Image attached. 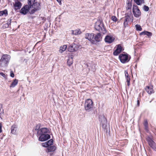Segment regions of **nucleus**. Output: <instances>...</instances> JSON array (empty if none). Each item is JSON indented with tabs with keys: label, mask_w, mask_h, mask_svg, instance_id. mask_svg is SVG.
Returning <instances> with one entry per match:
<instances>
[{
	"label": "nucleus",
	"mask_w": 156,
	"mask_h": 156,
	"mask_svg": "<svg viewBox=\"0 0 156 156\" xmlns=\"http://www.w3.org/2000/svg\"><path fill=\"white\" fill-rule=\"evenodd\" d=\"M14 75L13 73H12L10 74V76L12 77H14Z\"/></svg>",
	"instance_id": "obj_41"
},
{
	"label": "nucleus",
	"mask_w": 156,
	"mask_h": 156,
	"mask_svg": "<svg viewBox=\"0 0 156 156\" xmlns=\"http://www.w3.org/2000/svg\"><path fill=\"white\" fill-rule=\"evenodd\" d=\"M132 5V3L131 1H129L127 3L126 9V10H130V12H131V8Z\"/></svg>",
	"instance_id": "obj_21"
},
{
	"label": "nucleus",
	"mask_w": 156,
	"mask_h": 156,
	"mask_svg": "<svg viewBox=\"0 0 156 156\" xmlns=\"http://www.w3.org/2000/svg\"><path fill=\"white\" fill-rule=\"evenodd\" d=\"M115 38L111 35H107L105 38V41L108 43L110 44L113 42L115 40Z\"/></svg>",
	"instance_id": "obj_16"
},
{
	"label": "nucleus",
	"mask_w": 156,
	"mask_h": 156,
	"mask_svg": "<svg viewBox=\"0 0 156 156\" xmlns=\"http://www.w3.org/2000/svg\"><path fill=\"white\" fill-rule=\"evenodd\" d=\"M100 23L98 25V31L100 33H98V42L101 40L102 37H101V34H104L107 32V30L104 26L102 21L98 20V23Z\"/></svg>",
	"instance_id": "obj_1"
},
{
	"label": "nucleus",
	"mask_w": 156,
	"mask_h": 156,
	"mask_svg": "<svg viewBox=\"0 0 156 156\" xmlns=\"http://www.w3.org/2000/svg\"><path fill=\"white\" fill-rule=\"evenodd\" d=\"M116 49L114 51L113 54L115 56H117L124 50L122 44H119L116 46Z\"/></svg>",
	"instance_id": "obj_12"
},
{
	"label": "nucleus",
	"mask_w": 156,
	"mask_h": 156,
	"mask_svg": "<svg viewBox=\"0 0 156 156\" xmlns=\"http://www.w3.org/2000/svg\"><path fill=\"white\" fill-rule=\"evenodd\" d=\"M56 149V147L54 146H52L50 147H48L47 149L48 152L54 151Z\"/></svg>",
	"instance_id": "obj_27"
},
{
	"label": "nucleus",
	"mask_w": 156,
	"mask_h": 156,
	"mask_svg": "<svg viewBox=\"0 0 156 156\" xmlns=\"http://www.w3.org/2000/svg\"><path fill=\"white\" fill-rule=\"evenodd\" d=\"M40 127V126L37 125L36 127V129H37V134L38 135L40 136L41 134H47L49 132V130L48 129L46 128H41L40 129H38Z\"/></svg>",
	"instance_id": "obj_11"
},
{
	"label": "nucleus",
	"mask_w": 156,
	"mask_h": 156,
	"mask_svg": "<svg viewBox=\"0 0 156 156\" xmlns=\"http://www.w3.org/2000/svg\"><path fill=\"white\" fill-rule=\"evenodd\" d=\"M1 0H0V1H1Z\"/></svg>",
	"instance_id": "obj_45"
},
{
	"label": "nucleus",
	"mask_w": 156,
	"mask_h": 156,
	"mask_svg": "<svg viewBox=\"0 0 156 156\" xmlns=\"http://www.w3.org/2000/svg\"><path fill=\"white\" fill-rule=\"evenodd\" d=\"M132 10L133 14L135 17L138 18L141 16V11L137 5H133Z\"/></svg>",
	"instance_id": "obj_10"
},
{
	"label": "nucleus",
	"mask_w": 156,
	"mask_h": 156,
	"mask_svg": "<svg viewBox=\"0 0 156 156\" xmlns=\"http://www.w3.org/2000/svg\"><path fill=\"white\" fill-rule=\"evenodd\" d=\"M0 74L1 76H2L4 78H6V75L3 73H0Z\"/></svg>",
	"instance_id": "obj_37"
},
{
	"label": "nucleus",
	"mask_w": 156,
	"mask_h": 156,
	"mask_svg": "<svg viewBox=\"0 0 156 156\" xmlns=\"http://www.w3.org/2000/svg\"><path fill=\"white\" fill-rule=\"evenodd\" d=\"M35 2V0H28V4L29 5H31L33 3H34Z\"/></svg>",
	"instance_id": "obj_33"
},
{
	"label": "nucleus",
	"mask_w": 156,
	"mask_h": 156,
	"mask_svg": "<svg viewBox=\"0 0 156 156\" xmlns=\"http://www.w3.org/2000/svg\"><path fill=\"white\" fill-rule=\"evenodd\" d=\"M112 20L114 22H116L117 21V18L115 16H113L112 17Z\"/></svg>",
	"instance_id": "obj_35"
},
{
	"label": "nucleus",
	"mask_w": 156,
	"mask_h": 156,
	"mask_svg": "<svg viewBox=\"0 0 156 156\" xmlns=\"http://www.w3.org/2000/svg\"><path fill=\"white\" fill-rule=\"evenodd\" d=\"M59 3L60 5L62 4L61 1L62 0H56Z\"/></svg>",
	"instance_id": "obj_40"
},
{
	"label": "nucleus",
	"mask_w": 156,
	"mask_h": 156,
	"mask_svg": "<svg viewBox=\"0 0 156 156\" xmlns=\"http://www.w3.org/2000/svg\"><path fill=\"white\" fill-rule=\"evenodd\" d=\"M1 113H2L3 112V110H2V111L1 112Z\"/></svg>",
	"instance_id": "obj_43"
},
{
	"label": "nucleus",
	"mask_w": 156,
	"mask_h": 156,
	"mask_svg": "<svg viewBox=\"0 0 156 156\" xmlns=\"http://www.w3.org/2000/svg\"><path fill=\"white\" fill-rule=\"evenodd\" d=\"M135 27L136 30L138 31H141L142 30V29L140 25L136 24L135 25Z\"/></svg>",
	"instance_id": "obj_31"
},
{
	"label": "nucleus",
	"mask_w": 156,
	"mask_h": 156,
	"mask_svg": "<svg viewBox=\"0 0 156 156\" xmlns=\"http://www.w3.org/2000/svg\"><path fill=\"white\" fill-rule=\"evenodd\" d=\"M73 62V59L72 58H69L67 61V64L69 66H70L72 64Z\"/></svg>",
	"instance_id": "obj_30"
},
{
	"label": "nucleus",
	"mask_w": 156,
	"mask_h": 156,
	"mask_svg": "<svg viewBox=\"0 0 156 156\" xmlns=\"http://www.w3.org/2000/svg\"><path fill=\"white\" fill-rule=\"evenodd\" d=\"M144 10L146 11H147L149 10V8L148 6L144 5Z\"/></svg>",
	"instance_id": "obj_34"
},
{
	"label": "nucleus",
	"mask_w": 156,
	"mask_h": 156,
	"mask_svg": "<svg viewBox=\"0 0 156 156\" xmlns=\"http://www.w3.org/2000/svg\"><path fill=\"white\" fill-rule=\"evenodd\" d=\"M8 15V11L6 9L0 11V16H6Z\"/></svg>",
	"instance_id": "obj_26"
},
{
	"label": "nucleus",
	"mask_w": 156,
	"mask_h": 156,
	"mask_svg": "<svg viewBox=\"0 0 156 156\" xmlns=\"http://www.w3.org/2000/svg\"><path fill=\"white\" fill-rule=\"evenodd\" d=\"M79 48V46L75 43H73L70 45L68 48L69 51L70 52H74L77 51Z\"/></svg>",
	"instance_id": "obj_14"
},
{
	"label": "nucleus",
	"mask_w": 156,
	"mask_h": 156,
	"mask_svg": "<svg viewBox=\"0 0 156 156\" xmlns=\"http://www.w3.org/2000/svg\"><path fill=\"white\" fill-rule=\"evenodd\" d=\"M9 24H6V27H9Z\"/></svg>",
	"instance_id": "obj_42"
},
{
	"label": "nucleus",
	"mask_w": 156,
	"mask_h": 156,
	"mask_svg": "<svg viewBox=\"0 0 156 156\" xmlns=\"http://www.w3.org/2000/svg\"><path fill=\"white\" fill-rule=\"evenodd\" d=\"M85 37L94 44H96L98 42V35H95L93 33H87L85 34Z\"/></svg>",
	"instance_id": "obj_5"
},
{
	"label": "nucleus",
	"mask_w": 156,
	"mask_h": 156,
	"mask_svg": "<svg viewBox=\"0 0 156 156\" xmlns=\"http://www.w3.org/2000/svg\"><path fill=\"white\" fill-rule=\"evenodd\" d=\"M39 138L40 141H43L47 140L50 138V135L48 134H41Z\"/></svg>",
	"instance_id": "obj_17"
},
{
	"label": "nucleus",
	"mask_w": 156,
	"mask_h": 156,
	"mask_svg": "<svg viewBox=\"0 0 156 156\" xmlns=\"http://www.w3.org/2000/svg\"><path fill=\"white\" fill-rule=\"evenodd\" d=\"M119 58L120 62L122 63L128 62L129 60V59L128 58V55L127 54H120Z\"/></svg>",
	"instance_id": "obj_9"
},
{
	"label": "nucleus",
	"mask_w": 156,
	"mask_h": 156,
	"mask_svg": "<svg viewBox=\"0 0 156 156\" xmlns=\"http://www.w3.org/2000/svg\"><path fill=\"white\" fill-rule=\"evenodd\" d=\"M139 106H140V100H138V99L137 101V107H139Z\"/></svg>",
	"instance_id": "obj_39"
},
{
	"label": "nucleus",
	"mask_w": 156,
	"mask_h": 156,
	"mask_svg": "<svg viewBox=\"0 0 156 156\" xmlns=\"http://www.w3.org/2000/svg\"><path fill=\"white\" fill-rule=\"evenodd\" d=\"M20 13L23 15L27 14L28 12L30 13V9L29 5H26L23 6L20 10Z\"/></svg>",
	"instance_id": "obj_13"
},
{
	"label": "nucleus",
	"mask_w": 156,
	"mask_h": 156,
	"mask_svg": "<svg viewBox=\"0 0 156 156\" xmlns=\"http://www.w3.org/2000/svg\"><path fill=\"white\" fill-rule=\"evenodd\" d=\"M81 33V31L80 30H76L73 31L72 34L75 35L80 34Z\"/></svg>",
	"instance_id": "obj_29"
},
{
	"label": "nucleus",
	"mask_w": 156,
	"mask_h": 156,
	"mask_svg": "<svg viewBox=\"0 0 156 156\" xmlns=\"http://www.w3.org/2000/svg\"><path fill=\"white\" fill-rule=\"evenodd\" d=\"M144 129L147 133L149 132V129L148 126V122L147 119H145L144 120Z\"/></svg>",
	"instance_id": "obj_22"
},
{
	"label": "nucleus",
	"mask_w": 156,
	"mask_h": 156,
	"mask_svg": "<svg viewBox=\"0 0 156 156\" xmlns=\"http://www.w3.org/2000/svg\"><path fill=\"white\" fill-rule=\"evenodd\" d=\"M67 48V46L66 45H64L61 46L59 48V52L61 53H62L66 50Z\"/></svg>",
	"instance_id": "obj_23"
},
{
	"label": "nucleus",
	"mask_w": 156,
	"mask_h": 156,
	"mask_svg": "<svg viewBox=\"0 0 156 156\" xmlns=\"http://www.w3.org/2000/svg\"><path fill=\"white\" fill-rule=\"evenodd\" d=\"M124 73L126 79L127 83V85L128 86H129L130 85V76L128 73L127 70H125Z\"/></svg>",
	"instance_id": "obj_19"
},
{
	"label": "nucleus",
	"mask_w": 156,
	"mask_h": 156,
	"mask_svg": "<svg viewBox=\"0 0 156 156\" xmlns=\"http://www.w3.org/2000/svg\"><path fill=\"white\" fill-rule=\"evenodd\" d=\"M152 136H148L146 138V140L147 142L150 146L155 151H156V144L153 140Z\"/></svg>",
	"instance_id": "obj_8"
},
{
	"label": "nucleus",
	"mask_w": 156,
	"mask_h": 156,
	"mask_svg": "<svg viewBox=\"0 0 156 156\" xmlns=\"http://www.w3.org/2000/svg\"><path fill=\"white\" fill-rule=\"evenodd\" d=\"M29 5L30 6L31 14L34 13L36 11L38 10L41 9L40 4L38 2H34L31 5Z\"/></svg>",
	"instance_id": "obj_7"
},
{
	"label": "nucleus",
	"mask_w": 156,
	"mask_h": 156,
	"mask_svg": "<svg viewBox=\"0 0 156 156\" xmlns=\"http://www.w3.org/2000/svg\"><path fill=\"white\" fill-rule=\"evenodd\" d=\"M17 126L16 125H12L11 127V133L13 134L16 135L17 133Z\"/></svg>",
	"instance_id": "obj_20"
},
{
	"label": "nucleus",
	"mask_w": 156,
	"mask_h": 156,
	"mask_svg": "<svg viewBox=\"0 0 156 156\" xmlns=\"http://www.w3.org/2000/svg\"><path fill=\"white\" fill-rule=\"evenodd\" d=\"M124 19L123 25L125 28L128 26L129 23L132 22L133 20V17L131 12L126 13Z\"/></svg>",
	"instance_id": "obj_4"
},
{
	"label": "nucleus",
	"mask_w": 156,
	"mask_h": 156,
	"mask_svg": "<svg viewBox=\"0 0 156 156\" xmlns=\"http://www.w3.org/2000/svg\"><path fill=\"white\" fill-rule=\"evenodd\" d=\"M94 104L92 101L90 99H87L85 102L84 108L87 111L90 112L93 108Z\"/></svg>",
	"instance_id": "obj_6"
},
{
	"label": "nucleus",
	"mask_w": 156,
	"mask_h": 156,
	"mask_svg": "<svg viewBox=\"0 0 156 156\" xmlns=\"http://www.w3.org/2000/svg\"><path fill=\"white\" fill-rule=\"evenodd\" d=\"M22 6V4L18 1H16L14 4V7L15 10L19 9Z\"/></svg>",
	"instance_id": "obj_18"
},
{
	"label": "nucleus",
	"mask_w": 156,
	"mask_h": 156,
	"mask_svg": "<svg viewBox=\"0 0 156 156\" xmlns=\"http://www.w3.org/2000/svg\"><path fill=\"white\" fill-rule=\"evenodd\" d=\"M11 57L8 55H2L0 60V66L5 67L7 66L9 64Z\"/></svg>",
	"instance_id": "obj_3"
},
{
	"label": "nucleus",
	"mask_w": 156,
	"mask_h": 156,
	"mask_svg": "<svg viewBox=\"0 0 156 156\" xmlns=\"http://www.w3.org/2000/svg\"><path fill=\"white\" fill-rule=\"evenodd\" d=\"M48 144H47V142L42 143V146L44 147H48Z\"/></svg>",
	"instance_id": "obj_36"
},
{
	"label": "nucleus",
	"mask_w": 156,
	"mask_h": 156,
	"mask_svg": "<svg viewBox=\"0 0 156 156\" xmlns=\"http://www.w3.org/2000/svg\"><path fill=\"white\" fill-rule=\"evenodd\" d=\"M134 2L138 5H140L144 3V0H134Z\"/></svg>",
	"instance_id": "obj_28"
},
{
	"label": "nucleus",
	"mask_w": 156,
	"mask_h": 156,
	"mask_svg": "<svg viewBox=\"0 0 156 156\" xmlns=\"http://www.w3.org/2000/svg\"><path fill=\"white\" fill-rule=\"evenodd\" d=\"M47 144H48V147L52 144L53 143V140L52 139H51L50 140H48V141L47 142Z\"/></svg>",
	"instance_id": "obj_32"
},
{
	"label": "nucleus",
	"mask_w": 156,
	"mask_h": 156,
	"mask_svg": "<svg viewBox=\"0 0 156 156\" xmlns=\"http://www.w3.org/2000/svg\"><path fill=\"white\" fill-rule=\"evenodd\" d=\"M99 119H101L100 120V121L101 124L102 125V128L104 130V131L107 134H110V128L109 127H107L106 125L107 122V120L106 118L104 116H102L99 117Z\"/></svg>",
	"instance_id": "obj_2"
},
{
	"label": "nucleus",
	"mask_w": 156,
	"mask_h": 156,
	"mask_svg": "<svg viewBox=\"0 0 156 156\" xmlns=\"http://www.w3.org/2000/svg\"><path fill=\"white\" fill-rule=\"evenodd\" d=\"M144 89L149 94H151L154 92L153 85L151 84H150L149 86H146Z\"/></svg>",
	"instance_id": "obj_15"
},
{
	"label": "nucleus",
	"mask_w": 156,
	"mask_h": 156,
	"mask_svg": "<svg viewBox=\"0 0 156 156\" xmlns=\"http://www.w3.org/2000/svg\"><path fill=\"white\" fill-rule=\"evenodd\" d=\"M2 132V125L1 123H0V133Z\"/></svg>",
	"instance_id": "obj_38"
},
{
	"label": "nucleus",
	"mask_w": 156,
	"mask_h": 156,
	"mask_svg": "<svg viewBox=\"0 0 156 156\" xmlns=\"http://www.w3.org/2000/svg\"><path fill=\"white\" fill-rule=\"evenodd\" d=\"M18 80L17 79H15L13 80L11 83V84L10 86V88H13L15 86H16L18 83Z\"/></svg>",
	"instance_id": "obj_24"
},
{
	"label": "nucleus",
	"mask_w": 156,
	"mask_h": 156,
	"mask_svg": "<svg viewBox=\"0 0 156 156\" xmlns=\"http://www.w3.org/2000/svg\"><path fill=\"white\" fill-rule=\"evenodd\" d=\"M140 35H147L148 37H150L152 35V33L148 32V31H143L140 34Z\"/></svg>",
	"instance_id": "obj_25"
},
{
	"label": "nucleus",
	"mask_w": 156,
	"mask_h": 156,
	"mask_svg": "<svg viewBox=\"0 0 156 156\" xmlns=\"http://www.w3.org/2000/svg\"><path fill=\"white\" fill-rule=\"evenodd\" d=\"M11 20H10V21H9V22Z\"/></svg>",
	"instance_id": "obj_44"
}]
</instances>
